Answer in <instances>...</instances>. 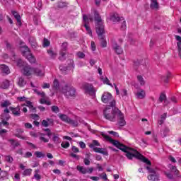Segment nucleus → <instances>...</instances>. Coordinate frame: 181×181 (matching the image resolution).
<instances>
[{
    "label": "nucleus",
    "mask_w": 181,
    "mask_h": 181,
    "mask_svg": "<svg viewBox=\"0 0 181 181\" xmlns=\"http://www.w3.org/2000/svg\"><path fill=\"white\" fill-rule=\"evenodd\" d=\"M101 135L103 138H104L105 141H106L107 142H110V144H112V145H114V146H116V148L120 149V151H122V152H124L126 153L127 159H129L131 160L134 158H136V159L141 160V162H144V163H146V165H148V166H151V165H152L151 160H149V159L146 158L145 156L138 152V151L132 148L128 147L117 140L112 139V138L108 136V134L103 133Z\"/></svg>",
    "instance_id": "1"
},
{
    "label": "nucleus",
    "mask_w": 181,
    "mask_h": 181,
    "mask_svg": "<svg viewBox=\"0 0 181 181\" xmlns=\"http://www.w3.org/2000/svg\"><path fill=\"white\" fill-rule=\"evenodd\" d=\"M103 114L105 118L109 121H117V123L119 127H124V125L127 124L124 114L121 112V110H119V109L117 107H112V109H111V107H107L105 109Z\"/></svg>",
    "instance_id": "2"
},
{
    "label": "nucleus",
    "mask_w": 181,
    "mask_h": 181,
    "mask_svg": "<svg viewBox=\"0 0 181 181\" xmlns=\"http://www.w3.org/2000/svg\"><path fill=\"white\" fill-rule=\"evenodd\" d=\"M94 19H95V26L96 33L98 35V37L99 40H100L101 47H107V41L105 40V36L104 34L105 33V30L104 28V21L101 18V16L97 11L94 13Z\"/></svg>",
    "instance_id": "3"
},
{
    "label": "nucleus",
    "mask_w": 181,
    "mask_h": 181,
    "mask_svg": "<svg viewBox=\"0 0 181 181\" xmlns=\"http://www.w3.org/2000/svg\"><path fill=\"white\" fill-rule=\"evenodd\" d=\"M61 93L65 95V97H76V88L71 85L66 84L61 89Z\"/></svg>",
    "instance_id": "4"
},
{
    "label": "nucleus",
    "mask_w": 181,
    "mask_h": 181,
    "mask_svg": "<svg viewBox=\"0 0 181 181\" xmlns=\"http://www.w3.org/2000/svg\"><path fill=\"white\" fill-rule=\"evenodd\" d=\"M83 20L84 22V28L85 29H86L87 33L91 37H93V31L91 30V28L88 26V23H90V22H93V16L91 15H86L83 14Z\"/></svg>",
    "instance_id": "5"
},
{
    "label": "nucleus",
    "mask_w": 181,
    "mask_h": 181,
    "mask_svg": "<svg viewBox=\"0 0 181 181\" xmlns=\"http://www.w3.org/2000/svg\"><path fill=\"white\" fill-rule=\"evenodd\" d=\"M101 100L105 104H110V107H114L115 105V100L112 99V95L110 93H104L102 95Z\"/></svg>",
    "instance_id": "6"
},
{
    "label": "nucleus",
    "mask_w": 181,
    "mask_h": 181,
    "mask_svg": "<svg viewBox=\"0 0 181 181\" xmlns=\"http://www.w3.org/2000/svg\"><path fill=\"white\" fill-rule=\"evenodd\" d=\"M23 48L24 49V51L22 50L23 56H25L30 63H36V58L30 53L29 47L24 46Z\"/></svg>",
    "instance_id": "7"
},
{
    "label": "nucleus",
    "mask_w": 181,
    "mask_h": 181,
    "mask_svg": "<svg viewBox=\"0 0 181 181\" xmlns=\"http://www.w3.org/2000/svg\"><path fill=\"white\" fill-rule=\"evenodd\" d=\"M147 170L150 175L148 176V180L159 181V174L154 169L151 168V167H146Z\"/></svg>",
    "instance_id": "8"
},
{
    "label": "nucleus",
    "mask_w": 181,
    "mask_h": 181,
    "mask_svg": "<svg viewBox=\"0 0 181 181\" xmlns=\"http://www.w3.org/2000/svg\"><path fill=\"white\" fill-rule=\"evenodd\" d=\"M82 88L83 90H84L86 94H89L90 95H94L95 94V89L94 88V86H93V84L91 83H83L82 86Z\"/></svg>",
    "instance_id": "9"
},
{
    "label": "nucleus",
    "mask_w": 181,
    "mask_h": 181,
    "mask_svg": "<svg viewBox=\"0 0 181 181\" xmlns=\"http://www.w3.org/2000/svg\"><path fill=\"white\" fill-rule=\"evenodd\" d=\"M67 42H64L62 45L61 51L59 52L60 56L59 57V60L61 62H64V60H66V51L67 50Z\"/></svg>",
    "instance_id": "10"
},
{
    "label": "nucleus",
    "mask_w": 181,
    "mask_h": 181,
    "mask_svg": "<svg viewBox=\"0 0 181 181\" xmlns=\"http://www.w3.org/2000/svg\"><path fill=\"white\" fill-rule=\"evenodd\" d=\"M76 170L80 173H82V175H86L87 173L91 174L94 171V168L93 167L87 168H86L84 166H81V165H77Z\"/></svg>",
    "instance_id": "11"
},
{
    "label": "nucleus",
    "mask_w": 181,
    "mask_h": 181,
    "mask_svg": "<svg viewBox=\"0 0 181 181\" xmlns=\"http://www.w3.org/2000/svg\"><path fill=\"white\" fill-rule=\"evenodd\" d=\"M35 73V68L30 67L29 65H25L23 69V74L29 77V76H32Z\"/></svg>",
    "instance_id": "12"
},
{
    "label": "nucleus",
    "mask_w": 181,
    "mask_h": 181,
    "mask_svg": "<svg viewBox=\"0 0 181 181\" xmlns=\"http://www.w3.org/2000/svg\"><path fill=\"white\" fill-rule=\"evenodd\" d=\"M9 110L11 112V114L14 117H21V114L22 113V112H21V106L20 105H17L16 107L10 106Z\"/></svg>",
    "instance_id": "13"
},
{
    "label": "nucleus",
    "mask_w": 181,
    "mask_h": 181,
    "mask_svg": "<svg viewBox=\"0 0 181 181\" xmlns=\"http://www.w3.org/2000/svg\"><path fill=\"white\" fill-rule=\"evenodd\" d=\"M35 76H38L39 77H42L45 76V69L42 66H40L39 68H34V73Z\"/></svg>",
    "instance_id": "14"
},
{
    "label": "nucleus",
    "mask_w": 181,
    "mask_h": 181,
    "mask_svg": "<svg viewBox=\"0 0 181 181\" xmlns=\"http://www.w3.org/2000/svg\"><path fill=\"white\" fill-rule=\"evenodd\" d=\"M0 70L2 74H4L5 76H8V74H11V69H9V66H6V64H1Z\"/></svg>",
    "instance_id": "15"
},
{
    "label": "nucleus",
    "mask_w": 181,
    "mask_h": 181,
    "mask_svg": "<svg viewBox=\"0 0 181 181\" xmlns=\"http://www.w3.org/2000/svg\"><path fill=\"white\" fill-rule=\"evenodd\" d=\"M146 97V93L144 89H139L136 93V98H138V100H144Z\"/></svg>",
    "instance_id": "16"
},
{
    "label": "nucleus",
    "mask_w": 181,
    "mask_h": 181,
    "mask_svg": "<svg viewBox=\"0 0 181 181\" xmlns=\"http://www.w3.org/2000/svg\"><path fill=\"white\" fill-rule=\"evenodd\" d=\"M78 122H81V118L79 117H76L75 120L69 119L68 124L73 125V127H78Z\"/></svg>",
    "instance_id": "17"
},
{
    "label": "nucleus",
    "mask_w": 181,
    "mask_h": 181,
    "mask_svg": "<svg viewBox=\"0 0 181 181\" xmlns=\"http://www.w3.org/2000/svg\"><path fill=\"white\" fill-rule=\"evenodd\" d=\"M93 149L94 152H96L97 153H102V155H105L106 156H108V151L105 148L95 147Z\"/></svg>",
    "instance_id": "18"
},
{
    "label": "nucleus",
    "mask_w": 181,
    "mask_h": 181,
    "mask_svg": "<svg viewBox=\"0 0 181 181\" xmlns=\"http://www.w3.org/2000/svg\"><path fill=\"white\" fill-rule=\"evenodd\" d=\"M11 146L15 149L18 148V146H21V143L18 140H15L13 139H10L8 140Z\"/></svg>",
    "instance_id": "19"
},
{
    "label": "nucleus",
    "mask_w": 181,
    "mask_h": 181,
    "mask_svg": "<svg viewBox=\"0 0 181 181\" xmlns=\"http://www.w3.org/2000/svg\"><path fill=\"white\" fill-rule=\"evenodd\" d=\"M11 13L12 15H13L14 18L16 19L18 25L21 26V25H22L21 15H19V13H18L16 11H12Z\"/></svg>",
    "instance_id": "20"
},
{
    "label": "nucleus",
    "mask_w": 181,
    "mask_h": 181,
    "mask_svg": "<svg viewBox=\"0 0 181 181\" xmlns=\"http://www.w3.org/2000/svg\"><path fill=\"white\" fill-rule=\"evenodd\" d=\"M150 8L151 9L158 11V9H159V4L158 3V0H151Z\"/></svg>",
    "instance_id": "21"
},
{
    "label": "nucleus",
    "mask_w": 181,
    "mask_h": 181,
    "mask_svg": "<svg viewBox=\"0 0 181 181\" xmlns=\"http://www.w3.org/2000/svg\"><path fill=\"white\" fill-rule=\"evenodd\" d=\"M112 47H113L115 52L117 53V54H122V53L124 52L122 50V48H121V47L117 44H113Z\"/></svg>",
    "instance_id": "22"
},
{
    "label": "nucleus",
    "mask_w": 181,
    "mask_h": 181,
    "mask_svg": "<svg viewBox=\"0 0 181 181\" xmlns=\"http://www.w3.org/2000/svg\"><path fill=\"white\" fill-rule=\"evenodd\" d=\"M9 86H10L9 81L6 79L3 81L0 84L1 88H3L4 90H6L7 88H9Z\"/></svg>",
    "instance_id": "23"
},
{
    "label": "nucleus",
    "mask_w": 181,
    "mask_h": 181,
    "mask_svg": "<svg viewBox=\"0 0 181 181\" xmlns=\"http://www.w3.org/2000/svg\"><path fill=\"white\" fill-rule=\"evenodd\" d=\"M52 141L54 144H60L62 142V139H60L59 134H52Z\"/></svg>",
    "instance_id": "24"
},
{
    "label": "nucleus",
    "mask_w": 181,
    "mask_h": 181,
    "mask_svg": "<svg viewBox=\"0 0 181 181\" xmlns=\"http://www.w3.org/2000/svg\"><path fill=\"white\" fill-rule=\"evenodd\" d=\"M58 115L61 121H63L64 122H66V124H69V121L70 119V117H69V116H67L65 114H59Z\"/></svg>",
    "instance_id": "25"
},
{
    "label": "nucleus",
    "mask_w": 181,
    "mask_h": 181,
    "mask_svg": "<svg viewBox=\"0 0 181 181\" xmlns=\"http://www.w3.org/2000/svg\"><path fill=\"white\" fill-rule=\"evenodd\" d=\"M100 80L103 81V84H107V86H110V87H114L112 83H110V79H108V78L106 76L104 77V76H101Z\"/></svg>",
    "instance_id": "26"
},
{
    "label": "nucleus",
    "mask_w": 181,
    "mask_h": 181,
    "mask_svg": "<svg viewBox=\"0 0 181 181\" xmlns=\"http://www.w3.org/2000/svg\"><path fill=\"white\" fill-rule=\"evenodd\" d=\"M25 103L26 104L22 105V106L23 107V105H25L26 107H28V108H30V110H31L33 112H35L36 111V108L33 107V103H32V102L27 100Z\"/></svg>",
    "instance_id": "27"
},
{
    "label": "nucleus",
    "mask_w": 181,
    "mask_h": 181,
    "mask_svg": "<svg viewBox=\"0 0 181 181\" xmlns=\"http://www.w3.org/2000/svg\"><path fill=\"white\" fill-rule=\"evenodd\" d=\"M110 21L112 22H121V17H119L117 13H113L110 16Z\"/></svg>",
    "instance_id": "28"
},
{
    "label": "nucleus",
    "mask_w": 181,
    "mask_h": 181,
    "mask_svg": "<svg viewBox=\"0 0 181 181\" xmlns=\"http://www.w3.org/2000/svg\"><path fill=\"white\" fill-rule=\"evenodd\" d=\"M158 101L160 103H163V101H164L165 105H168V100L166 99V95L165 93H161L160 95V97L158 98Z\"/></svg>",
    "instance_id": "29"
},
{
    "label": "nucleus",
    "mask_w": 181,
    "mask_h": 181,
    "mask_svg": "<svg viewBox=\"0 0 181 181\" xmlns=\"http://www.w3.org/2000/svg\"><path fill=\"white\" fill-rule=\"evenodd\" d=\"M18 85L19 87H25V86H26V81H25L23 77H20L18 78Z\"/></svg>",
    "instance_id": "30"
},
{
    "label": "nucleus",
    "mask_w": 181,
    "mask_h": 181,
    "mask_svg": "<svg viewBox=\"0 0 181 181\" xmlns=\"http://www.w3.org/2000/svg\"><path fill=\"white\" fill-rule=\"evenodd\" d=\"M60 88V84L59 83V81L57 79H54L53 81V85H52V89L57 90Z\"/></svg>",
    "instance_id": "31"
},
{
    "label": "nucleus",
    "mask_w": 181,
    "mask_h": 181,
    "mask_svg": "<svg viewBox=\"0 0 181 181\" xmlns=\"http://www.w3.org/2000/svg\"><path fill=\"white\" fill-rule=\"evenodd\" d=\"M12 103L9 100H4L1 103V107L2 108H8V107L11 106Z\"/></svg>",
    "instance_id": "32"
},
{
    "label": "nucleus",
    "mask_w": 181,
    "mask_h": 181,
    "mask_svg": "<svg viewBox=\"0 0 181 181\" xmlns=\"http://www.w3.org/2000/svg\"><path fill=\"white\" fill-rule=\"evenodd\" d=\"M0 179L1 180H5V179H8V172L1 171L0 172Z\"/></svg>",
    "instance_id": "33"
},
{
    "label": "nucleus",
    "mask_w": 181,
    "mask_h": 181,
    "mask_svg": "<svg viewBox=\"0 0 181 181\" xmlns=\"http://www.w3.org/2000/svg\"><path fill=\"white\" fill-rule=\"evenodd\" d=\"M119 22L122 23L121 30H125L127 29V23L125 22V19H124L122 17H121Z\"/></svg>",
    "instance_id": "34"
},
{
    "label": "nucleus",
    "mask_w": 181,
    "mask_h": 181,
    "mask_svg": "<svg viewBox=\"0 0 181 181\" xmlns=\"http://www.w3.org/2000/svg\"><path fill=\"white\" fill-rule=\"evenodd\" d=\"M137 80L140 86H145V79H144V77L142 76L138 75Z\"/></svg>",
    "instance_id": "35"
},
{
    "label": "nucleus",
    "mask_w": 181,
    "mask_h": 181,
    "mask_svg": "<svg viewBox=\"0 0 181 181\" xmlns=\"http://www.w3.org/2000/svg\"><path fill=\"white\" fill-rule=\"evenodd\" d=\"M47 53L49 56L51 57V59H55L56 57H57V53H55L52 49H48Z\"/></svg>",
    "instance_id": "36"
},
{
    "label": "nucleus",
    "mask_w": 181,
    "mask_h": 181,
    "mask_svg": "<svg viewBox=\"0 0 181 181\" xmlns=\"http://www.w3.org/2000/svg\"><path fill=\"white\" fill-rule=\"evenodd\" d=\"M95 146H100V143L97 140H93L92 144H89V148L93 149Z\"/></svg>",
    "instance_id": "37"
},
{
    "label": "nucleus",
    "mask_w": 181,
    "mask_h": 181,
    "mask_svg": "<svg viewBox=\"0 0 181 181\" xmlns=\"http://www.w3.org/2000/svg\"><path fill=\"white\" fill-rule=\"evenodd\" d=\"M170 132V130L169 129V128L165 127V129H163L161 132V135L165 138L166 136H168V134H169V132Z\"/></svg>",
    "instance_id": "38"
},
{
    "label": "nucleus",
    "mask_w": 181,
    "mask_h": 181,
    "mask_svg": "<svg viewBox=\"0 0 181 181\" xmlns=\"http://www.w3.org/2000/svg\"><path fill=\"white\" fill-rule=\"evenodd\" d=\"M40 141H42V142H44L45 144H47V142H49V139H46L45 138V134L43 133H40Z\"/></svg>",
    "instance_id": "39"
},
{
    "label": "nucleus",
    "mask_w": 181,
    "mask_h": 181,
    "mask_svg": "<svg viewBox=\"0 0 181 181\" xmlns=\"http://www.w3.org/2000/svg\"><path fill=\"white\" fill-rule=\"evenodd\" d=\"M34 155H35L36 158H45L46 156V154L42 151H35Z\"/></svg>",
    "instance_id": "40"
},
{
    "label": "nucleus",
    "mask_w": 181,
    "mask_h": 181,
    "mask_svg": "<svg viewBox=\"0 0 181 181\" xmlns=\"http://www.w3.org/2000/svg\"><path fill=\"white\" fill-rule=\"evenodd\" d=\"M175 39L177 41V49H179L180 50V49H181V37L179 35H176Z\"/></svg>",
    "instance_id": "41"
},
{
    "label": "nucleus",
    "mask_w": 181,
    "mask_h": 181,
    "mask_svg": "<svg viewBox=\"0 0 181 181\" xmlns=\"http://www.w3.org/2000/svg\"><path fill=\"white\" fill-rule=\"evenodd\" d=\"M23 175L24 176H30V175H32V169H30V168L25 169L23 171Z\"/></svg>",
    "instance_id": "42"
},
{
    "label": "nucleus",
    "mask_w": 181,
    "mask_h": 181,
    "mask_svg": "<svg viewBox=\"0 0 181 181\" xmlns=\"http://www.w3.org/2000/svg\"><path fill=\"white\" fill-rule=\"evenodd\" d=\"M17 66L18 67H25L26 66V64H25V62L22 61V59H19L18 60H17Z\"/></svg>",
    "instance_id": "43"
},
{
    "label": "nucleus",
    "mask_w": 181,
    "mask_h": 181,
    "mask_svg": "<svg viewBox=\"0 0 181 181\" xmlns=\"http://www.w3.org/2000/svg\"><path fill=\"white\" fill-rule=\"evenodd\" d=\"M120 95H122V98L124 97H128V90L125 88L122 89L120 92Z\"/></svg>",
    "instance_id": "44"
},
{
    "label": "nucleus",
    "mask_w": 181,
    "mask_h": 181,
    "mask_svg": "<svg viewBox=\"0 0 181 181\" xmlns=\"http://www.w3.org/2000/svg\"><path fill=\"white\" fill-rule=\"evenodd\" d=\"M170 169L171 171L173 172L175 175H176V176H179V171L176 168V166L170 165Z\"/></svg>",
    "instance_id": "45"
},
{
    "label": "nucleus",
    "mask_w": 181,
    "mask_h": 181,
    "mask_svg": "<svg viewBox=\"0 0 181 181\" xmlns=\"http://www.w3.org/2000/svg\"><path fill=\"white\" fill-rule=\"evenodd\" d=\"M40 103L41 104H46L47 105H50V102L47 101L46 98H45V97H42V98L40 100Z\"/></svg>",
    "instance_id": "46"
},
{
    "label": "nucleus",
    "mask_w": 181,
    "mask_h": 181,
    "mask_svg": "<svg viewBox=\"0 0 181 181\" xmlns=\"http://www.w3.org/2000/svg\"><path fill=\"white\" fill-rule=\"evenodd\" d=\"M6 162L8 163H12L13 162V158L11 156H5Z\"/></svg>",
    "instance_id": "47"
},
{
    "label": "nucleus",
    "mask_w": 181,
    "mask_h": 181,
    "mask_svg": "<svg viewBox=\"0 0 181 181\" xmlns=\"http://www.w3.org/2000/svg\"><path fill=\"white\" fill-rule=\"evenodd\" d=\"M17 100L20 103H26V101H28V98L25 96L18 97Z\"/></svg>",
    "instance_id": "48"
},
{
    "label": "nucleus",
    "mask_w": 181,
    "mask_h": 181,
    "mask_svg": "<svg viewBox=\"0 0 181 181\" xmlns=\"http://www.w3.org/2000/svg\"><path fill=\"white\" fill-rule=\"evenodd\" d=\"M51 110L52 112H55L56 114H57V112H60V109H59V107L55 105L51 107Z\"/></svg>",
    "instance_id": "49"
},
{
    "label": "nucleus",
    "mask_w": 181,
    "mask_h": 181,
    "mask_svg": "<svg viewBox=\"0 0 181 181\" xmlns=\"http://www.w3.org/2000/svg\"><path fill=\"white\" fill-rule=\"evenodd\" d=\"M71 158H74V159H76V160H80V156L77 155L74 153H70Z\"/></svg>",
    "instance_id": "50"
},
{
    "label": "nucleus",
    "mask_w": 181,
    "mask_h": 181,
    "mask_svg": "<svg viewBox=\"0 0 181 181\" xmlns=\"http://www.w3.org/2000/svg\"><path fill=\"white\" fill-rule=\"evenodd\" d=\"M33 90L35 91V93H36V94H37V95H40L41 97H45V92H40L37 90V89H33Z\"/></svg>",
    "instance_id": "51"
},
{
    "label": "nucleus",
    "mask_w": 181,
    "mask_h": 181,
    "mask_svg": "<svg viewBox=\"0 0 181 181\" xmlns=\"http://www.w3.org/2000/svg\"><path fill=\"white\" fill-rule=\"evenodd\" d=\"M50 45V42L47 39L45 38L43 41V47H47Z\"/></svg>",
    "instance_id": "52"
},
{
    "label": "nucleus",
    "mask_w": 181,
    "mask_h": 181,
    "mask_svg": "<svg viewBox=\"0 0 181 181\" xmlns=\"http://www.w3.org/2000/svg\"><path fill=\"white\" fill-rule=\"evenodd\" d=\"M61 146H62V148L67 149V148L70 146V143L69 141H66L64 143H62Z\"/></svg>",
    "instance_id": "53"
},
{
    "label": "nucleus",
    "mask_w": 181,
    "mask_h": 181,
    "mask_svg": "<svg viewBox=\"0 0 181 181\" xmlns=\"http://www.w3.org/2000/svg\"><path fill=\"white\" fill-rule=\"evenodd\" d=\"M172 77V74L170 72H168L166 74V78H164L165 83H168L169 81V78Z\"/></svg>",
    "instance_id": "54"
},
{
    "label": "nucleus",
    "mask_w": 181,
    "mask_h": 181,
    "mask_svg": "<svg viewBox=\"0 0 181 181\" xmlns=\"http://www.w3.org/2000/svg\"><path fill=\"white\" fill-rule=\"evenodd\" d=\"M31 118H33V119H35V121H39V119H40L37 114H32Z\"/></svg>",
    "instance_id": "55"
},
{
    "label": "nucleus",
    "mask_w": 181,
    "mask_h": 181,
    "mask_svg": "<svg viewBox=\"0 0 181 181\" xmlns=\"http://www.w3.org/2000/svg\"><path fill=\"white\" fill-rule=\"evenodd\" d=\"M76 54H77V57H79V59H84V57H86V54H84V53L81 52H77Z\"/></svg>",
    "instance_id": "56"
},
{
    "label": "nucleus",
    "mask_w": 181,
    "mask_h": 181,
    "mask_svg": "<svg viewBox=\"0 0 181 181\" xmlns=\"http://www.w3.org/2000/svg\"><path fill=\"white\" fill-rule=\"evenodd\" d=\"M41 125H42V127H45V128H47V127H49V122H47V120H42Z\"/></svg>",
    "instance_id": "57"
},
{
    "label": "nucleus",
    "mask_w": 181,
    "mask_h": 181,
    "mask_svg": "<svg viewBox=\"0 0 181 181\" xmlns=\"http://www.w3.org/2000/svg\"><path fill=\"white\" fill-rule=\"evenodd\" d=\"M32 153H30V151H27L24 156L23 158H32Z\"/></svg>",
    "instance_id": "58"
},
{
    "label": "nucleus",
    "mask_w": 181,
    "mask_h": 181,
    "mask_svg": "<svg viewBox=\"0 0 181 181\" xmlns=\"http://www.w3.org/2000/svg\"><path fill=\"white\" fill-rule=\"evenodd\" d=\"M100 177H101V179H103V180H108V178L107 177V174L105 173L100 174Z\"/></svg>",
    "instance_id": "59"
},
{
    "label": "nucleus",
    "mask_w": 181,
    "mask_h": 181,
    "mask_svg": "<svg viewBox=\"0 0 181 181\" xmlns=\"http://www.w3.org/2000/svg\"><path fill=\"white\" fill-rule=\"evenodd\" d=\"M72 152H74V153H78V152H80V150H78V148L76 147L75 146H73Z\"/></svg>",
    "instance_id": "60"
},
{
    "label": "nucleus",
    "mask_w": 181,
    "mask_h": 181,
    "mask_svg": "<svg viewBox=\"0 0 181 181\" xmlns=\"http://www.w3.org/2000/svg\"><path fill=\"white\" fill-rule=\"evenodd\" d=\"M16 152L18 155H21V156H23V148H18Z\"/></svg>",
    "instance_id": "61"
},
{
    "label": "nucleus",
    "mask_w": 181,
    "mask_h": 181,
    "mask_svg": "<svg viewBox=\"0 0 181 181\" xmlns=\"http://www.w3.org/2000/svg\"><path fill=\"white\" fill-rule=\"evenodd\" d=\"M83 163H84V165H86V166L90 165V160L88 158H84Z\"/></svg>",
    "instance_id": "62"
},
{
    "label": "nucleus",
    "mask_w": 181,
    "mask_h": 181,
    "mask_svg": "<svg viewBox=\"0 0 181 181\" xmlns=\"http://www.w3.org/2000/svg\"><path fill=\"white\" fill-rule=\"evenodd\" d=\"M91 50L92 52H95V42H94V41L91 42Z\"/></svg>",
    "instance_id": "63"
},
{
    "label": "nucleus",
    "mask_w": 181,
    "mask_h": 181,
    "mask_svg": "<svg viewBox=\"0 0 181 181\" xmlns=\"http://www.w3.org/2000/svg\"><path fill=\"white\" fill-rule=\"evenodd\" d=\"M107 132L110 134V135H113V136H119L118 133L114 131H108Z\"/></svg>",
    "instance_id": "64"
}]
</instances>
